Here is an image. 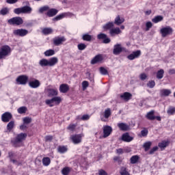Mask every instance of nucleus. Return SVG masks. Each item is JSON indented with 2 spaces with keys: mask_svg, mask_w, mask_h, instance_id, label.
<instances>
[{
  "mask_svg": "<svg viewBox=\"0 0 175 175\" xmlns=\"http://www.w3.org/2000/svg\"><path fill=\"white\" fill-rule=\"evenodd\" d=\"M124 21H125V19L124 18H120V16H118L115 18L114 24H116V25H121V24H122Z\"/></svg>",
  "mask_w": 175,
  "mask_h": 175,
  "instance_id": "nucleus-27",
  "label": "nucleus"
},
{
  "mask_svg": "<svg viewBox=\"0 0 175 175\" xmlns=\"http://www.w3.org/2000/svg\"><path fill=\"white\" fill-rule=\"evenodd\" d=\"M147 86L149 87V88H154V87H155V81H150L147 83Z\"/></svg>",
  "mask_w": 175,
  "mask_h": 175,
  "instance_id": "nucleus-53",
  "label": "nucleus"
},
{
  "mask_svg": "<svg viewBox=\"0 0 175 175\" xmlns=\"http://www.w3.org/2000/svg\"><path fill=\"white\" fill-rule=\"evenodd\" d=\"M100 73L101 75H107V73H108L107 70H106V68H105L103 67H100Z\"/></svg>",
  "mask_w": 175,
  "mask_h": 175,
  "instance_id": "nucleus-56",
  "label": "nucleus"
},
{
  "mask_svg": "<svg viewBox=\"0 0 175 175\" xmlns=\"http://www.w3.org/2000/svg\"><path fill=\"white\" fill-rule=\"evenodd\" d=\"M146 31H150V28H152V23L151 22H147L146 23Z\"/></svg>",
  "mask_w": 175,
  "mask_h": 175,
  "instance_id": "nucleus-55",
  "label": "nucleus"
},
{
  "mask_svg": "<svg viewBox=\"0 0 175 175\" xmlns=\"http://www.w3.org/2000/svg\"><path fill=\"white\" fill-rule=\"evenodd\" d=\"M27 107H21L18 109V113L19 114H24L25 113H27Z\"/></svg>",
  "mask_w": 175,
  "mask_h": 175,
  "instance_id": "nucleus-42",
  "label": "nucleus"
},
{
  "mask_svg": "<svg viewBox=\"0 0 175 175\" xmlns=\"http://www.w3.org/2000/svg\"><path fill=\"white\" fill-rule=\"evenodd\" d=\"M31 122H32V119L31 118L26 117L23 118L24 124H31Z\"/></svg>",
  "mask_w": 175,
  "mask_h": 175,
  "instance_id": "nucleus-52",
  "label": "nucleus"
},
{
  "mask_svg": "<svg viewBox=\"0 0 175 175\" xmlns=\"http://www.w3.org/2000/svg\"><path fill=\"white\" fill-rule=\"evenodd\" d=\"M113 27H114V23L113 22H109L103 26V29H111V28H113Z\"/></svg>",
  "mask_w": 175,
  "mask_h": 175,
  "instance_id": "nucleus-37",
  "label": "nucleus"
},
{
  "mask_svg": "<svg viewBox=\"0 0 175 175\" xmlns=\"http://www.w3.org/2000/svg\"><path fill=\"white\" fill-rule=\"evenodd\" d=\"M53 140V136L47 135L45 137V142H51Z\"/></svg>",
  "mask_w": 175,
  "mask_h": 175,
  "instance_id": "nucleus-61",
  "label": "nucleus"
},
{
  "mask_svg": "<svg viewBox=\"0 0 175 175\" xmlns=\"http://www.w3.org/2000/svg\"><path fill=\"white\" fill-rule=\"evenodd\" d=\"M45 103L46 105H48L49 107H54V103H53V98L46 100Z\"/></svg>",
  "mask_w": 175,
  "mask_h": 175,
  "instance_id": "nucleus-46",
  "label": "nucleus"
},
{
  "mask_svg": "<svg viewBox=\"0 0 175 175\" xmlns=\"http://www.w3.org/2000/svg\"><path fill=\"white\" fill-rule=\"evenodd\" d=\"M29 85L31 88H38V87H40V81L38 79L29 81Z\"/></svg>",
  "mask_w": 175,
  "mask_h": 175,
  "instance_id": "nucleus-13",
  "label": "nucleus"
},
{
  "mask_svg": "<svg viewBox=\"0 0 175 175\" xmlns=\"http://www.w3.org/2000/svg\"><path fill=\"white\" fill-rule=\"evenodd\" d=\"M9 24L11 25H21L24 23L21 17H14L8 20Z\"/></svg>",
  "mask_w": 175,
  "mask_h": 175,
  "instance_id": "nucleus-4",
  "label": "nucleus"
},
{
  "mask_svg": "<svg viewBox=\"0 0 175 175\" xmlns=\"http://www.w3.org/2000/svg\"><path fill=\"white\" fill-rule=\"evenodd\" d=\"M82 137H83V135L78 134V135H71L70 139L72 143H74V144H79V143H81Z\"/></svg>",
  "mask_w": 175,
  "mask_h": 175,
  "instance_id": "nucleus-7",
  "label": "nucleus"
},
{
  "mask_svg": "<svg viewBox=\"0 0 175 175\" xmlns=\"http://www.w3.org/2000/svg\"><path fill=\"white\" fill-rule=\"evenodd\" d=\"M14 13H15V14H21V13H23V8H16L14 10Z\"/></svg>",
  "mask_w": 175,
  "mask_h": 175,
  "instance_id": "nucleus-54",
  "label": "nucleus"
},
{
  "mask_svg": "<svg viewBox=\"0 0 175 175\" xmlns=\"http://www.w3.org/2000/svg\"><path fill=\"white\" fill-rule=\"evenodd\" d=\"M161 96H169L172 94V91L169 89H163L160 91Z\"/></svg>",
  "mask_w": 175,
  "mask_h": 175,
  "instance_id": "nucleus-26",
  "label": "nucleus"
},
{
  "mask_svg": "<svg viewBox=\"0 0 175 175\" xmlns=\"http://www.w3.org/2000/svg\"><path fill=\"white\" fill-rule=\"evenodd\" d=\"M163 20V16H157L154 18L152 19V23H154V24H157V23H159Z\"/></svg>",
  "mask_w": 175,
  "mask_h": 175,
  "instance_id": "nucleus-31",
  "label": "nucleus"
},
{
  "mask_svg": "<svg viewBox=\"0 0 175 175\" xmlns=\"http://www.w3.org/2000/svg\"><path fill=\"white\" fill-rule=\"evenodd\" d=\"M130 161H131V163H132L133 165H135V163H136L139 161V156L134 155L131 157Z\"/></svg>",
  "mask_w": 175,
  "mask_h": 175,
  "instance_id": "nucleus-39",
  "label": "nucleus"
},
{
  "mask_svg": "<svg viewBox=\"0 0 175 175\" xmlns=\"http://www.w3.org/2000/svg\"><path fill=\"white\" fill-rule=\"evenodd\" d=\"M12 52V49H10V46L8 45H4L1 46L0 49V59H3L10 54Z\"/></svg>",
  "mask_w": 175,
  "mask_h": 175,
  "instance_id": "nucleus-2",
  "label": "nucleus"
},
{
  "mask_svg": "<svg viewBox=\"0 0 175 175\" xmlns=\"http://www.w3.org/2000/svg\"><path fill=\"white\" fill-rule=\"evenodd\" d=\"M120 172L121 175H131V174L126 171V167H122Z\"/></svg>",
  "mask_w": 175,
  "mask_h": 175,
  "instance_id": "nucleus-44",
  "label": "nucleus"
},
{
  "mask_svg": "<svg viewBox=\"0 0 175 175\" xmlns=\"http://www.w3.org/2000/svg\"><path fill=\"white\" fill-rule=\"evenodd\" d=\"M14 126V121H11L8 123V126H7V129L8 131H12V129H13V127Z\"/></svg>",
  "mask_w": 175,
  "mask_h": 175,
  "instance_id": "nucleus-50",
  "label": "nucleus"
},
{
  "mask_svg": "<svg viewBox=\"0 0 175 175\" xmlns=\"http://www.w3.org/2000/svg\"><path fill=\"white\" fill-rule=\"evenodd\" d=\"M160 32L163 38H165V36H167V35H172V33H173V29H172L170 27H166L162 28Z\"/></svg>",
  "mask_w": 175,
  "mask_h": 175,
  "instance_id": "nucleus-5",
  "label": "nucleus"
},
{
  "mask_svg": "<svg viewBox=\"0 0 175 175\" xmlns=\"http://www.w3.org/2000/svg\"><path fill=\"white\" fill-rule=\"evenodd\" d=\"M103 59L102 55H96L92 59L91 63L94 65L95 64H98V62H100Z\"/></svg>",
  "mask_w": 175,
  "mask_h": 175,
  "instance_id": "nucleus-21",
  "label": "nucleus"
},
{
  "mask_svg": "<svg viewBox=\"0 0 175 175\" xmlns=\"http://www.w3.org/2000/svg\"><path fill=\"white\" fill-rule=\"evenodd\" d=\"M109 33L111 36H114L115 35H119V33H121V29H120L119 27L111 29L109 30Z\"/></svg>",
  "mask_w": 175,
  "mask_h": 175,
  "instance_id": "nucleus-20",
  "label": "nucleus"
},
{
  "mask_svg": "<svg viewBox=\"0 0 175 175\" xmlns=\"http://www.w3.org/2000/svg\"><path fill=\"white\" fill-rule=\"evenodd\" d=\"M163 73H165V71H163V69H161L157 72V77L159 79H162L163 77Z\"/></svg>",
  "mask_w": 175,
  "mask_h": 175,
  "instance_id": "nucleus-47",
  "label": "nucleus"
},
{
  "mask_svg": "<svg viewBox=\"0 0 175 175\" xmlns=\"http://www.w3.org/2000/svg\"><path fill=\"white\" fill-rule=\"evenodd\" d=\"M98 175H107V172H106V171L104 170H100L98 171Z\"/></svg>",
  "mask_w": 175,
  "mask_h": 175,
  "instance_id": "nucleus-62",
  "label": "nucleus"
},
{
  "mask_svg": "<svg viewBox=\"0 0 175 175\" xmlns=\"http://www.w3.org/2000/svg\"><path fill=\"white\" fill-rule=\"evenodd\" d=\"M59 91L62 94H66L69 91V85L68 84L63 83L59 86Z\"/></svg>",
  "mask_w": 175,
  "mask_h": 175,
  "instance_id": "nucleus-19",
  "label": "nucleus"
},
{
  "mask_svg": "<svg viewBox=\"0 0 175 175\" xmlns=\"http://www.w3.org/2000/svg\"><path fill=\"white\" fill-rule=\"evenodd\" d=\"M111 40L110 38L106 37L104 40H103V43L105 44H107V43H110Z\"/></svg>",
  "mask_w": 175,
  "mask_h": 175,
  "instance_id": "nucleus-64",
  "label": "nucleus"
},
{
  "mask_svg": "<svg viewBox=\"0 0 175 175\" xmlns=\"http://www.w3.org/2000/svg\"><path fill=\"white\" fill-rule=\"evenodd\" d=\"M110 116H111V110L110 109V108H107L104 112V117L105 118H109Z\"/></svg>",
  "mask_w": 175,
  "mask_h": 175,
  "instance_id": "nucleus-40",
  "label": "nucleus"
},
{
  "mask_svg": "<svg viewBox=\"0 0 175 175\" xmlns=\"http://www.w3.org/2000/svg\"><path fill=\"white\" fill-rule=\"evenodd\" d=\"M49 9H50V7L48 5H44L43 7L40 8L38 12L39 13H44V12H48Z\"/></svg>",
  "mask_w": 175,
  "mask_h": 175,
  "instance_id": "nucleus-41",
  "label": "nucleus"
},
{
  "mask_svg": "<svg viewBox=\"0 0 175 175\" xmlns=\"http://www.w3.org/2000/svg\"><path fill=\"white\" fill-rule=\"evenodd\" d=\"M124 50H125V48L122 47L121 44H117L113 46V53L114 55H118L119 54H121Z\"/></svg>",
  "mask_w": 175,
  "mask_h": 175,
  "instance_id": "nucleus-6",
  "label": "nucleus"
},
{
  "mask_svg": "<svg viewBox=\"0 0 175 175\" xmlns=\"http://www.w3.org/2000/svg\"><path fill=\"white\" fill-rule=\"evenodd\" d=\"M54 54H55V52L53 49H49L44 52L46 57H51V55H54Z\"/></svg>",
  "mask_w": 175,
  "mask_h": 175,
  "instance_id": "nucleus-38",
  "label": "nucleus"
},
{
  "mask_svg": "<svg viewBox=\"0 0 175 175\" xmlns=\"http://www.w3.org/2000/svg\"><path fill=\"white\" fill-rule=\"evenodd\" d=\"M22 12L23 14H29L32 12V8L29 6L22 7Z\"/></svg>",
  "mask_w": 175,
  "mask_h": 175,
  "instance_id": "nucleus-29",
  "label": "nucleus"
},
{
  "mask_svg": "<svg viewBox=\"0 0 175 175\" xmlns=\"http://www.w3.org/2000/svg\"><path fill=\"white\" fill-rule=\"evenodd\" d=\"M9 13V10L8 8H3L0 11V14H2L3 16H5V14H8Z\"/></svg>",
  "mask_w": 175,
  "mask_h": 175,
  "instance_id": "nucleus-57",
  "label": "nucleus"
},
{
  "mask_svg": "<svg viewBox=\"0 0 175 175\" xmlns=\"http://www.w3.org/2000/svg\"><path fill=\"white\" fill-rule=\"evenodd\" d=\"M57 150L61 154H64V152L68 151V148H66V146H59Z\"/></svg>",
  "mask_w": 175,
  "mask_h": 175,
  "instance_id": "nucleus-45",
  "label": "nucleus"
},
{
  "mask_svg": "<svg viewBox=\"0 0 175 175\" xmlns=\"http://www.w3.org/2000/svg\"><path fill=\"white\" fill-rule=\"evenodd\" d=\"M42 33L44 35H50V33H53V29L50 27H46L42 29Z\"/></svg>",
  "mask_w": 175,
  "mask_h": 175,
  "instance_id": "nucleus-33",
  "label": "nucleus"
},
{
  "mask_svg": "<svg viewBox=\"0 0 175 175\" xmlns=\"http://www.w3.org/2000/svg\"><path fill=\"white\" fill-rule=\"evenodd\" d=\"M152 144V142H145L143 145V147L145 149V151H148L150 150V147H151Z\"/></svg>",
  "mask_w": 175,
  "mask_h": 175,
  "instance_id": "nucleus-34",
  "label": "nucleus"
},
{
  "mask_svg": "<svg viewBox=\"0 0 175 175\" xmlns=\"http://www.w3.org/2000/svg\"><path fill=\"white\" fill-rule=\"evenodd\" d=\"M167 113L169 116H173V114H175V108L173 107H170L167 110Z\"/></svg>",
  "mask_w": 175,
  "mask_h": 175,
  "instance_id": "nucleus-43",
  "label": "nucleus"
},
{
  "mask_svg": "<svg viewBox=\"0 0 175 175\" xmlns=\"http://www.w3.org/2000/svg\"><path fill=\"white\" fill-rule=\"evenodd\" d=\"M13 33L16 35V36H25L28 34V30L24 29H19L14 30Z\"/></svg>",
  "mask_w": 175,
  "mask_h": 175,
  "instance_id": "nucleus-11",
  "label": "nucleus"
},
{
  "mask_svg": "<svg viewBox=\"0 0 175 175\" xmlns=\"http://www.w3.org/2000/svg\"><path fill=\"white\" fill-rule=\"evenodd\" d=\"M111 132H113V129L110 126H105L103 127V137H108L111 135Z\"/></svg>",
  "mask_w": 175,
  "mask_h": 175,
  "instance_id": "nucleus-12",
  "label": "nucleus"
},
{
  "mask_svg": "<svg viewBox=\"0 0 175 175\" xmlns=\"http://www.w3.org/2000/svg\"><path fill=\"white\" fill-rule=\"evenodd\" d=\"M147 135H148V130L147 129H144L141 131V134L139 135V137H147Z\"/></svg>",
  "mask_w": 175,
  "mask_h": 175,
  "instance_id": "nucleus-35",
  "label": "nucleus"
},
{
  "mask_svg": "<svg viewBox=\"0 0 175 175\" xmlns=\"http://www.w3.org/2000/svg\"><path fill=\"white\" fill-rule=\"evenodd\" d=\"M92 36L89 34H84L82 37V39L83 40H85L86 42H91L92 40Z\"/></svg>",
  "mask_w": 175,
  "mask_h": 175,
  "instance_id": "nucleus-36",
  "label": "nucleus"
},
{
  "mask_svg": "<svg viewBox=\"0 0 175 175\" xmlns=\"http://www.w3.org/2000/svg\"><path fill=\"white\" fill-rule=\"evenodd\" d=\"M120 98H122V99H124V100H126V102H128V100H129L132 98V94L129 92H124L120 96Z\"/></svg>",
  "mask_w": 175,
  "mask_h": 175,
  "instance_id": "nucleus-22",
  "label": "nucleus"
},
{
  "mask_svg": "<svg viewBox=\"0 0 175 175\" xmlns=\"http://www.w3.org/2000/svg\"><path fill=\"white\" fill-rule=\"evenodd\" d=\"M42 163L44 166H49L51 163V160L49 157H44L42 159Z\"/></svg>",
  "mask_w": 175,
  "mask_h": 175,
  "instance_id": "nucleus-32",
  "label": "nucleus"
},
{
  "mask_svg": "<svg viewBox=\"0 0 175 175\" xmlns=\"http://www.w3.org/2000/svg\"><path fill=\"white\" fill-rule=\"evenodd\" d=\"M157 150H158V146H154V147H153V148L150 150L149 154H154V152H155V151H157Z\"/></svg>",
  "mask_w": 175,
  "mask_h": 175,
  "instance_id": "nucleus-60",
  "label": "nucleus"
},
{
  "mask_svg": "<svg viewBox=\"0 0 175 175\" xmlns=\"http://www.w3.org/2000/svg\"><path fill=\"white\" fill-rule=\"evenodd\" d=\"M52 100H53V105L54 106H58L61 102H62V98L59 96H55L52 98Z\"/></svg>",
  "mask_w": 175,
  "mask_h": 175,
  "instance_id": "nucleus-28",
  "label": "nucleus"
},
{
  "mask_svg": "<svg viewBox=\"0 0 175 175\" xmlns=\"http://www.w3.org/2000/svg\"><path fill=\"white\" fill-rule=\"evenodd\" d=\"M71 171H72V168L69 167H66L62 169V174L63 175H68L70 173Z\"/></svg>",
  "mask_w": 175,
  "mask_h": 175,
  "instance_id": "nucleus-30",
  "label": "nucleus"
},
{
  "mask_svg": "<svg viewBox=\"0 0 175 175\" xmlns=\"http://www.w3.org/2000/svg\"><path fill=\"white\" fill-rule=\"evenodd\" d=\"M25 139H27V133H20L16 136L15 140L12 142L14 143L15 147H19V144H21L22 142H24Z\"/></svg>",
  "mask_w": 175,
  "mask_h": 175,
  "instance_id": "nucleus-3",
  "label": "nucleus"
},
{
  "mask_svg": "<svg viewBox=\"0 0 175 175\" xmlns=\"http://www.w3.org/2000/svg\"><path fill=\"white\" fill-rule=\"evenodd\" d=\"M64 42H66V38H65V37L64 36H57L53 39V43L55 46H59L60 44H62V43H64Z\"/></svg>",
  "mask_w": 175,
  "mask_h": 175,
  "instance_id": "nucleus-9",
  "label": "nucleus"
},
{
  "mask_svg": "<svg viewBox=\"0 0 175 175\" xmlns=\"http://www.w3.org/2000/svg\"><path fill=\"white\" fill-rule=\"evenodd\" d=\"M88 85H90V83H88V81H83L82 82V88H83V91H85V90H87V88L88 87Z\"/></svg>",
  "mask_w": 175,
  "mask_h": 175,
  "instance_id": "nucleus-51",
  "label": "nucleus"
},
{
  "mask_svg": "<svg viewBox=\"0 0 175 175\" xmlns=\"http://www.w3.org/2000/svg\"><path fill=\"white\" fill-rule=\"evenodd\" d=\"M140 79L141 80H146V79H147V75L145 73L141 74Z\"/></svg>",
  "mask_w": 175,
  "mask_h": 175,
  "instance_id": "nucleus-63",
  "label": "nucleus"
},
{
  "mask_svg": "<svg viewBox=\"0 0 175 175\" xmlns=\"http://www.w3.org/2000/svg\"><path fill=\"white\" fill-rule=\"evenodd\" d=\"M72 14L69 12H64L59 15H57L56 17L53 18V21H59V20H62V18H65V17H68L69 16H71Z\"/></svg>",
  "mask_w": 175,
  "mask_h": 175,
  "instance_id": "nucleus-15",
  "label": "nucleus"
},
{
  "mask_svg": "<svg viewBox=\"0 0 175 175\" xmlns=\"http://www.w3.org/2000/svg\"><path fill=\"white\" fill-rule=\"evenodd\" d=\"M77 47H78V50L83 51L87 49V45H85V44L81 43L77 45Z\"/></svg>",
  "mask_w": 175,
  "mask_h": 175,
  "instance_id": "nucleus-49",
  "label": "nucleus"
},
{
  "mask_svg": "<svg viewBox=\"0 0 175 175\" xmlns=\"http://www.w3.org/2000/svg\"><path fill=\"white\" fill-rule=\"evenodd\" d=\"M98 39H103V40L105 39H106V38H107V36L105 33H100L97 36Z\"/></svg>",
  "mask_w": 175,
  "mask_h": 175,
  "instance_id": "nucleus-58",
  "label": "nucleus"
},
{
  "mask_svg": "<svg viewBox=\"0 0 175 175\" xmlns=\"http://www.w3.org/2000/svg\"><path fill=\"white\" fill-rule=\"evenodd\" d=\"M76 126H77V124H70L67 127V129H68V131H70L71 132H73V131H75V129H76Z\"/></svg>",
  "mask_w": 175,
  "mask_h": 175,
  "instance_id": "nucleus-48",
  "label": "nucleus"
},
{
  "mask_svg": "<svg viewBox=\"0 0 175 175\" xmlns=\"http://www.w3.org/2000/svg\"><path fill=\"white\" fill-rule=\"evenodd\" d=\"M57 13H58V11L57 9L49 8L48 11L46 12V15L48 16V17H54V16H55Z\"/></svg>",
  "mask_w": 175,
  "mask_h": 175,
  "instance_id": "nucleus-17",
  "label": "nucleus"
},
{
  "mask_svg": "<svg viewBox=\"0 0 175 175\" xmlns=\"http://www.w3.org/2000/svg\"><path fill=\"white\" fill-rule=\"evenodd\" d=\"M169 144H170L169 141L164 140V141H162L161 142H159L158 144V146L161 150H163L164 148H166V147H167Z\"/></svg>",
  "mask_w": 175,
  "mask_h": 175,
  "instance_id": "nucleus-24",
  "label": "nucleus"
},
{
  "mask_svg": "<svg viewBox=\"0 0 175 175\" xmlns=\"http://www.w3.org/2000/svg\"><path fill=\"white\" fill-rule=\"evenodd\" d=\"M57 64H58V58H57L56 57H53L49 59V60L46 59H42L39 62V64L42 67L54 66L55 65H57Z\"/></svg>",
  "mask_w": 175,
  "mask_h": 175,
  "instance_id": "nucleus-1",
  "label": "nucleus"
},
{
  "mask_svg": "<svg viewBox=\"0 0 175 175\" xmlns=\"http://www.w3.org/2000/svg\"><path fill=\"white\" fill-rule=\"evenodd\" d=\"M49 96H57L58 95V90L57 89H48Z\"/></svg>",
  "mask_w": 175,
  "mask_h": 175,
  "instance_id": "nucleus-23",
  "label": "nucleus"
},
{
  "mask_svg": "<svg viewBox=\"0 0 175 175\" xmlns=\"http://www.w3.org/2000/svg\"><path fill=\"white\" fill-rule=\"evenodd\" d=\"M81 120H82V121H87L88 120H90V116L89 115H83L81 118Z\"/></svg>",
  "mask_w": 175,
  "mask_h": 175,
  "instance_id": "nucleus-59",
  "label": "nucleus"
},
{
  "mask_svg": "<svg viewBox=\"0 0 175 175\" xmlns=\"http://www.w3.org/2000/svg\"><path fill=\"white\" fill-rule=\"evenodd\" d=\"M142 55V51H133L131 54L127 56L128 59L130 61H133L135 58H139Z\"/></svg>",
  "mask_w": 175,
  "mask_h": 175,
  "instance_id": "nucleus-10",
  "label": "nucleus"
},
{
  "mask_svg": "<svg viewBox=\"0 0 175 175\" xmlns=\"http://www.w3.org/2000/svg\"><path fill=\"white\" fill-rule=\"evenodd\" d=\"M122 140L126 143H130V142L133 140V137L129 135V133H125L122 135Z\"/></svg>",
  "mask_w": 175,
  "mask_h": 175,
  "instance_id": "nucleus-16",
  "label": "nucleus"
},
{
  "mask_svg": "<svg viewBox=\"0 0 175 175\" xmlns=\"http://www.w3.org/2000/svg\"><path fill=\"white\" fill-rule=\"evenodd\" d=\"M1 120L3 122H9L12 120V113L9 112L4 113L1 116Z\"/></svg>",
  "mask_w": 175,
  "mask_h": 175,
  "instance_id": "nucleus-14",
  "label": "nucleus"
},
{
  "mask_svg": "<svg viewBox=\"0 0 175 175\" xmlns=\"http://www.w3.org/2000/svg\"><path fill=\"white\" fill-rule=\"evenodd\" d=\"M118 126L120 131H123L124 132L129 131V125L126 123H118Z\"/></svg>",
  "mask_w": 175,
  "mask_h": 175,
  "instance_id": "nucleus-18",
  "label": "nucleus"
},
{
  "mask_svg": "<svg viewBox=\"0 0 175 175\" xmlns=\"http://www.w3.org/2000/svg\"><path fill=\"white\" fill-rule=\"evenodd\" d=\"M17 83L22 85H25L28 83V77L27 75H21L16 79Z\"/></svg>",
  "mask_w": 175,
  "mask_h": 175,
  "instance_id": "nucleus-8",
  "label": "nucleus"
},
{
  "mask_svg": "<svg viewBox=\"0 0 175 175\" xmlns=\"http://www.w3.org/2000/svg\"><path fill=\"white\" fill-rule=\"evenodd\" d=\"M155 111H150L149 112L147 113L146 118L148 120H150V121H154V120H155V116H154Z\"/></svg>",
  "mask_w": 175,
  "mask_h": 175,
  "instance_id": "nucleus-25",
  "label": "nucleus"
}]
</instances>
